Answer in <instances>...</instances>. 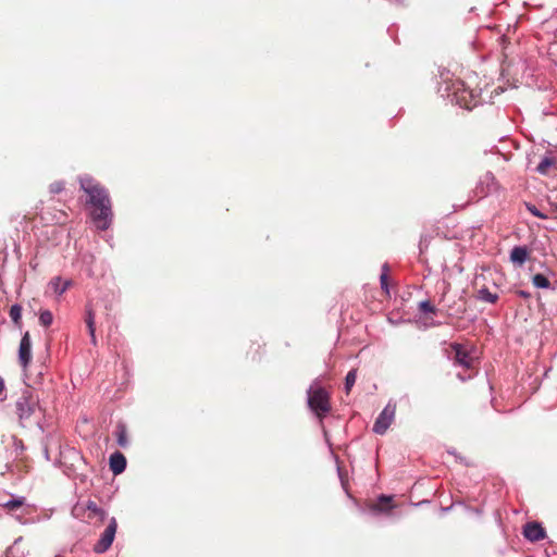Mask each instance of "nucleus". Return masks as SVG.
I'll return each mask as SVG.
<instances>
[{
	"mask_svg": "<svg viewBox=\"0 0 557 557\" xmlns=\"http://www.w3.org/2000/svg\"><path fill=\"white\" fill-rule=\"evenodd\" d=\"M442 82L438 84L437 91L443 97L448 99L451 103L457 104L468 110L472 109L470 101L472 100V92L465 87V83L458 78H453L449 71L441 73ZM475 104H473L474 107Z\"/></svg>",
	"mask_w": 557,
	"mask_h": 557,
	"instance_id": "2",
	"label": "nucleus"
},
{
	"mask_svg": "<svg viewBox=\"0 0 557 557\" xmlns=\"http://www.w3.org/2000/svg\"><path fill=\"white\" fill-rule=\"evenodd\" d=\"M37 426L41 432H44V426L40 421H37Z\"/></svg>",
	"mask_w": 557,
	"mask_h": 557,
	"instance_id": "33",
	"label": "nucleus"
},
{
	"mask_svg": "<svg viewBox=\"0 0 557 557\" xmlns=\"http://www.w3.org/2000/svg\"><path fill=\"white\" fill-rule=\"evenodd\" d=\"M396 412V405L388 403L373 424V432L379 435L385 434L389 425L392 424Z\"/></svg>",
	"mask_w": 557,
	"mask_h": 557,
	"instance_id": "6",
	"label": "nucleus"
},
{
	"mask_svg": "<svg viewBox=\"0 0 557 557\" xmlns=\"http://www.w3.org/2000/svg\"><path fill=\"white\" fill-rule=\"evenodd\" d=\"M529 258L527 246H515L510 251V261L513 264L522 265Z\"/></svg>",
	"mask_w": 557,
	"mask_h": 557,
	"instance_id": "13",
	"label": "nucleus"
},
{
	"mask_svg": "<svg viewBox=\"0 0 557 557\" xmlns=\"http://www.w3.org/2000/svg\"><path fill=\"white\" fill-rule=\"evenodd\" d=\"M532 283L537 288H548L550 286L549 280L541 273L533 276Z\"/></svg>",
	"mask_w": 557,
	"mask_h": 557,
	"instance_id": "20",
	"label": "nucleus"
},
{
	"mask_svg": "<svg viewBox=\"0 0 557 557\" xmlns=\"http://www.w3.org/2000/svg\"><path fill=\"white\" fill-rule=\"evenodd\" d=\"M117 445L125 448L128 446L127 431L123 423H119L115 430Z\"/></svg>",
	"mask_w": 557,
	"mask_h": 557,
	"instance_id": "15",
	"label": "nucleus"
},
{
	"mask_svg": "<svg viewBox=\"0 0 557 557\" xmlns=\"http://www.w3.org/2000/svg\"><path fill=\"white\" fill-rule=\"evenodd\" d=\"M85 322L87 324V327H88V332L89 334H94L96 333V327H95V314L92 312L91 309H88L87 312H86V319H85Z\"/></svg>",
	"mask_w": 557,
	"mask_h": 557,
	"instance_id": "24",
	"label": "nucleus"
},
{
	"mask_svg": "<svg viewBox=\"0 0 557 557\" xmlns=\"http://www.w3.org/2000/svg\"><path fill=\"white\" fill-rule=\"evenodd\" d=\"M22 541V537H17L15 541H14V544H17Z\"/></svg>",
	"mask_w": 557,
	"mask_h": 557,
	"instance_id": "34",
	"label": "nucleus"
},
{
	"mask_svg": "<svg viewBox=\"0 0 557 557\" xmlns=\"http://www.w3.org/2000/svg\"><path fill=\"white\" fill-rule=\"evenodd\" d=\"M4 392V381L3 379L0 376V395H2V393Z\"/></svg>",
	"mask_w": 557,
	"mask_h": 557,
	"instance_id": "30",
	"label": "nucleus"
},
{
	"mask_svg": "<svg viewBox=\"0 0 557 557\" xmlns=\"http://www.w3.org/2000/svg\"><path fill=\"white\" fill-rule=\"evenodd\" d=\"M15 409L20 424L25 428L29 418L36 413L37 409H39L38 398L35 397L32 392L25 389L17 398Z\"/></svg>",
	"mask_w": 557,
	"mask_h": 557,
	"instance_id": "3",
	"label": "nucleus"
},
{
	"mask_svg": "<svg viewBox=\"0 0 557 557\" xmlns=\"http://www.w3.org/2000/svg\"><path fill=\"white\" fill-rule=\"evenodd\" d=\"M64 189V183L63 182H54L50 185V193L51 194H59Z\"/></svg>",
	"mask_w": 557,
	"mask_h": 557,
	"instance_id": "28",
	"label": "nucleus"
},
{
	"mask_svg": "<svg viewBox=\"0 0 557 557\" xmlns=\"http://www.w3.org/2000/svg\"><path fill=\"white\" fill-rule=\"evenodd\" d=\"M473 511H474V513H478V515H480V513H481V510H480V509H474Z\"/></svg>",
	"mask_w": 557,
	"mask_h": 557,
	"instance_id": "36",
	"label": "nucleus"
},
{
	"mask_svg": "<svg viewBox=\"0 0 557 557\" xmlns=\"http://www.w3.org/2000/svg\"><path fill=\"white\" fill-rule=\"evenodd\" d=\"M448 454H451V455L456 456V453L454 450H448Z\"/></svg>",
	"mask_w": 557,
	"mask_h": 557,
	"instance_id": "37",
	"label": "nucleus"
},
{
	"mask_svg": "<svg viewBox=\"0 0 557 557\" xmlns=\"http://www.w3.org/2000/svg\"><path fill=\"white\" fill-rule=\"evenodd\" d=\"M356 379H357V369H351L350 371H348V373L346 374V377H345V392L347 394H349L352 386L355 385Z\"/></svg>",
	"mask_w": 557,
	"mask_h": 557,
	"instance_id": "18",
	"label": "nucleus"
},
{
	"mask_svg": "<svg viewBox=\"0 0 557 557\" xmlns=\"http://www.w3.org/2000/svg\"><path fill=\"white\" fill-rule=\"evenodd\" d=\"M117 530V521L111 517L104 531L101 533L100 539L94 546V552L97 554L106 553L112 545Z\"/></svg>",
	"mask_w": 557,
	"mask_h": 557,
	"instance_id": "5",
	"label": "nucleus"
},
{
	"mask_svg": "<svg viewBox=\"0 0 557 557\" xmlns=\"http://www.w3.org/2000/svg\"><path fill=\"white\" fill-rule=\"evenodd\" d=\"M451 349L455 352L454 361L456 364L466 369H470L472 367L474 359L461 344H453Z\"/></svg>",
	"mask_w": 557,
	"mask_h": 557,
	"instance_id": "10",
	"label": "nucleus"
},
{
	"mask_svg": "<svg viewBox=\"0 0 557 557\" xmlns=\"http://www.w3.org/2000/svg\"><path fill=\"white\" fill-rule=\"evenodd\" d=\"M71 283L72 282L69 280L63 281L60 276H57L50 282L49 285L57 295L61 296L71 286Z\"/></svg>",
	"mask_w": 557,
	"mask_h": 557,
	"instance_id": "14",
	"label": "nucleus"
},
{
	"mask_svg": "<svg viewBox=\"0 0 557 557\" xmlns=\"http://www.w3.org/2000/svg\"><path fill=\"white\" fill-rule=\"evenodd\" d=\"M22 317V307L17 304L11 306L10 308V318L14 323H18Z\"/></svg>",
	"mask_w": 557,
	"mask_h": 557,
	"instance_id": "25",
	"label": "nucleus"
},
{
	"mask_svg": "<svg viewBox=\"0 0 557 557\" xmlns=\"http://www.w3.org/2000/svg\"><path fill=\"white\" fill-rule=\"evenodd\" d=\"M13 441H14V445H15V448L16 450H21L23 451L24 450V445L22 443V441L17 440L16 437H13Z\"/></svg>",
	"mask_w": 557,
	"mask_h": 557,
	"instance_id": "29",
	"label": "nucleus"
},
{
	"mask_svg": "<svg viewBox=\"0 0 557 557\" xmlns=\"http://www.w3.org/2000/svg\"><path fill=\"white\" fill-rule=\"evenodd\" d=\"M53 322V315L50 310H41L39 313V323L44 327H49Z\"/></svg>",
	"mask_w": 557,
	"mask_h": 557,
	"instance_id": "21",
	"label": "nucleus"
},
{
	"mask_svg": "<svg viewBox=\"0 0 557 557\" xmlns=\"http://www.w3.org/2000/svg\"><path fill=\"white\" fill-rule=\"evenodd\" d=\"M44 454H45V458H46L47 460H49V459H50V457H49V450H48V448H47V447H45V449H44Z\"/></svg>",
	"mask_w": 557,
	"mask_h": 557,
	"instance_id": "32",
	"label": "nucleus"
},
{
	"mask_svg": "<svg viewBox=\"0 0 557 557\" xmlns=\"http://www.w3.org/2000/svg\"><path fill=\"white\" fill-rule=\"evenodd\" d=\"M18 360L23 368H26L32 360V339L29 332H25L21 338Z\"/></svg>",
	"mask_w": 557,
	"mask_h": 557,
	"instance_id": "9",
	"label": "nucleus"
},
{
	"mask_svg": "<svg viewBox=\"0 0 557 557\" xmlns=\"http://www.w3.org/2000/svg\"><path fill=\"white\" fill-rule=\"evenodd\" d=\"M308 406L317 417L322 419L331 410L327 392L323 387L311 386L308 389Z\"/></svg>",
	"mask_w": 557,
	"mask_h": 557,
	"instance_id": "4",
	"label": "nucleus"
},
{
	"mask_svg": "<svg viewBox=\"0 0 557 557\" xmlns=\"http://www.w3.org/2000/svg\"><path fill=\"white\" fill-rule=\"evenodd\" d=\"M387 272H388V264L384 263L382 265V273L380 275V284L381 288L388 294V283H387Z\"/></svg>",
	"mask_w": 557,
	"mask_h": 557,
	"instance_id": "23",
	"label": "nucleus"
},
{
	"mask_svg": "<svg viewBox=\"0 0 557 557\" xmlns=\"http://www.w3.org/2000/svg\"><path fill=\"white\" fill-rule=\"evenodd\" d=\"M496 189L495 176L492 172H486L476 185V194L479 197H485Z\"/></svg>",
	"mask_w": 557,
	"mask_h": 557,
	"instance_id": "11",
	"label": "nucleus"
},
{
	"mask_svg": "<svg viewBox=\"0 0 557 557\" xmlns=\"http://www.w3.org/2000/svg\"><path fill=\"white\" fill-rule=\"evenodd\" d=\"M126 463L127 462L125 456L120 451L113 453L109 458L110 470L115 475L124 472V470L126 469Z\"/></svg>",
	"mask_w": 557,
	"mask_h": 557,
	"instance_id": "12",
	"label": "nucleus"
},
{
	"mask_svg": "<svg viewBox=\"0 0 557 557\" xmlns=\"http://www.w3.org/2000/svg\"><path fill=\"white\" fill-rule=\"evenodd\" d=\"M522 534L528 541L532 543L539 542L546 537L545 529L542 527L541 523L536 521L527 522L523 525Z\"/></svg>",
	"mask_w": 557,
	"mask_h": 557,
	"instance_id": "8",
	"label": "nucleus"
},
{
	"mask_svg": "<svg viewBox=\"0 0 557 557\" xmlns=\"http://www.w3.org/2000/svg\"><path fill=\"white\" fill-rule=\"evenodd\" d=\"M478 299L485 302L495 304L498 300V295L493 294L486 287H483L478 292Z\"/></svg>",
	"mask_w": 557,
	"mask_h": 557,
	"instance_id": "16",
	"label": "nucleus"
},
{
	"mask_svg": "<svg viewBox=\"0 0 557 557\" xmlns=\"http://www.w3.org/2000/svg\"><path fill=\"white\" fill-rule=\"evenodd\" d=\"M419 310L423 313H434L436 309L429 300H423L419 304Z\"/></svg>",
	"mask_w": 557,
	"mask_h": 557,
	"instance_id": "26",
	"label": "nucleus"
},
{
	"mask_svg": "<svg viewBox=\"0 0 557 557\" xmlns=\"http://www.w3.org/2000/svg\"><path fill=\"white\" fill-rule=\"evenodd\" d=\"M25 504V497L23 496H20V497H15V498H11L9 500H7L5 503H3V507L4 508H8L9 510H13V509H16L21 506H23Z\"/></svg>",
	"mask_w": 557,
	"mask_h": 557,
	"instance_id": "22",
	"label": "nucleus"
},
{
	"mask_svg": "<svg viewBox=\"0 0 557 557\" xmlns=\"http://www.w3.org/2000/svg\"><path fill=\"white\" fill-rule=\"evenodd\" d=\"M90 335V339H91V343L92 345H96L97 344V338H96V334H89Z\"/></svg>",
	"mask_w": 557,
	"mask_h": 557,
	"instance_id": "31",
	"label": "nucleus"
},
{
	"mask_svg": "<svg viewBox=\"0 0 557 557\" xmlns=\"http://www.w3.org/2000/svg\"><path fill=\"white\" fill-rule=\"evenodd\" d=\"M527 209L532 215H534L539 219H543V220L547 219V215L542 213L534 205L528 203Z\"/></svg>",
	"mask_w": 557,
	"mask_h": 557,
	"instance_id": "27",
	"label": "nucleus"
},
{
	"mask_svg": "<svg viewBox=\"0 0 557 557\" xmlns=\"http://www.w3.org/2000/svg\"><path fill=\"white\" fill-rule=\"evenodd\" d=\"M12 550V547H9L8 550H7V557L9 556V554L11 553Z\"/></svg>",
	"mask_w": 557,
	"mask_h": 557,
	"instance_id": "35",
	"label": "nucleus"
},
{
	"mask_svg": "<svg viewBox=\"0 0 557 557\" xmlns=\"http://www.w3.org/2000/svg\"><path fill=\"white\" fill-rule=\"evenodd\" d=\"M86 508L90 513H94L101 520H104V518L107 517V511L100 508L95 502H88Z\"/></svg>",
	"mask_w": 557,
	"mask_h": 557,
	"instance_id": "19",
	"label": "nucleus"
},
{
	"mask_svg": "<svg viewBox=\"0 0 557 557\" xmlns=\"http://www.w3.org/2000/svg\"><path fill=\"white\" fill-rule=\"evenodd\" d=\"M555 164V160L550 157H544L541 162L536 166V172L545 175L547 173L548 168Z\"/></svg>",
	"mask_w": 557,
	"mask_h": 557,
	"instance_id": "17",
	"label": "nucleus"
},
{
	"mask_svg": "<svg viewBox=\"0 0 557 557\" xmlns=\"http://www.w3.org/2000/svg\"><path fill=\"white\" fill-rule=\"evenodd\" d=\"M393 496L381 494L376 503L367 506V512L371 516L387 515L395 507L392 504Z\"/></svg>",
	"mask_w": 557,
	"mask_h": 557,
	"instance_id": "7",
	"label": "nucleus"
},
{
	"mask_svg": "<svg viewBox=\"0 0 557 557\" xmlns=\"http://www.w3.org/2000/svg\"><path fill=\"white\" fill-rule=\"evenodd\" d=\"M79 184L88 195L87 203L95 208L92 220L97 228L107 231L112 223L111 201L107 189L87 175L79 178Z\"/></svg>",
	"mask_w": 557,
	"mask_h": 557,
	"instance_id": "1",
	"label": "nucleus"
}]
</instances>
